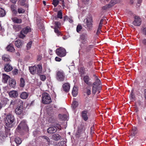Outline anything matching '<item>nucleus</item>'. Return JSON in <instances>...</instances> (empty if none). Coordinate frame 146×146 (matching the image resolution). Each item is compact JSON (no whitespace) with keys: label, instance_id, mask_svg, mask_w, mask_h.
Wrapping results in <instances>:
<instances>
[{"label":"nucleus","instance_id":"1","mask_svg":"<svg viewBox=\"0 0 146 146\" xmlns=\"http://www.w3.org/2000/svg\"><path fill=\"white\" fill-rule=\"evenodd\" d=\"M84 27L88 31L92 30L93 27V22L92 17L91 16L88 17L84 19Z\"/></svg>","mask_w":146,"mask_h":146},{"label":"nucleus","instance_id":"2","mask_svg":"<svg viewBox=\"0 0 146 146\" xmlns=\"http://www.w3.org/2000/svg\"><path fill=\"white\" fill-rule=\"evenodd\" d=\"M15 119L14 116L11 114L7 115L5 120L6 125L8 127H12L15 124Z\"/></svg>","mask_w":146,"mask_h":146},{"label":"nucleus","instance_id":"3","mask_svg":"<svg viewBox=\"0 0 146 146\" xmlns=\"http://www.w3.org/2000/svg\"><path fill=\"white\" fill-rule=\"evenodd\" d=\"M56 78L59 82H62L65 79V75L63 71L62 70H58L56 72Z\"/></svg>","mask_w":146,"mask_h":146},{"label":"nucleus","instance_id":"4","mask_svg":"<svg viewBox=\"0 0 146 146\" xmlns=\"http://www.w3.org/2000/svg\"><path fill=\"white\" fill-rule=\"evenodd\" d=\"M42 100V103L45 104H49L52 101L49 94L46 93H44L43 94Z\"/></svg>","mask_w":146,"mask_h":146},{"label":"nucleus","instance_id":"5","mask_svg":"<svg viewBox=\"0 0 146 146\" xmlns=\"http://www.w3.org/2000/svg\"><path fill=\"white\" fill-rule=\"evenodd\" d=\"M28 127L27 125L25 120L22 121L18 125L17 128V130L18 132H20L22 130H27Z\"/></svg>","mask_w":146,"mask_h":146},{"label":"nucleus","instance_id":"6","mask_svg":"<svg viewBox=\"0 0 146 146\" xmlns=\"http://www.w3.org/2000/svg\"><path fill=\"white\" fill-rule=\"evenodd\" d=\"M56 52L58 56L61 57L65 56L66 54V51L65 49L62 47H60L57 49Z\"/></svg>","mask_w":146,"mask_h":146},{"label":"nucleus","instance_id":"7","mask_svg":"<svg viewBox=\"0 0 146 146\" xmlns=\"http://www.w3.org/2000/svg\"><path fill=\"white\" fill-rule=\"evenodd\" d=\"M31 28L29 27H26L24 28L23 30L21 31L19 35V37L20 38H23L25 37V36L24 34H26L28 33L31 31Z\"/></svg>","mask_w":146,"mask_h":146},{"label":"nucleus","instance_id":"8","mask_svg":"<svg viewBox=\"0 0 146 146\" xmlns=\"http://www.w3.org/2000/svg\"><path fill=\"white\" fill-rule=\"evenodd\" d=\"M87 37L88 35L86 33H83L80 35L79 40L82 44H85L88 43Z\"/></svg>","mask_w":146,"mask_h":146},{"label":"nucleus","instance_id":"9","mask_svg":"<svg viewBox=\"0 0 146 146\" xmlns=\"http://www.w3.org/2000/svg\"><path fill=\"white\" fill-rule=\"evenodd\" d=\"M134 20L133 22V24L134 25L139 26L141 23V21L139 17L137 16H135L134 17Z\"/></svg>","mask_w":146,"mask_h":146},{"label":"nucleus","instance_id":"10","mask_svg":"<svg viewBox=\"0 0 146 146\" xmlns=\"http://www.w3.org/2000/svg\"><path fill=\"white\" fill-rule=\"evenodd\" d=\"M93 85L98 86V93L100 92V90L101 89V83L100 80L96 77L95 82L93 83Z\"/></svg>","mask_w":146,"mask_h":146},{"label":"nucleus","instance_id":"11","mask_svg":"<svg viewBox=\"0 0 146 146\" xmlns=\"http://www.w3.org/2000/svg\"><path fill=\"white\" fill-rule=\"evenodd\" d=\"M23 110V107L21 105H18L15 110V112L17 114L20 115L22 113Z\"/></svg>","mask_w":146,"mask_h":146},{"label":"nucleus","instance_id":"12","mask_svg":"<svg viewBox=\"0 0 146 146\" xmlns=\"http://www.w3.org/2000/svg\"><path fill=\"white\" fill-rule=\"evenodd\" d=\"M88 112V110H85L82 111L81 113L82 118L85 121H87L88 119V116L87 114Z\"/></svg>","mask_w":146,"mask_h":146},{"label":"nucleus","instance_id":"13","mask_svg":"<svg viewBox=\"0 0 146 146\" xmlns=\"http://www.w3.org/2000/svg\"><path fill=\"white\" fill-rule=\"evenodd\" d=\"M9 94L10 97L14 98L17 97L18 95L17 92L15 90H12L10 92Z\"/></svg>","mask_w":146,"mask_h":146},{"label":"nucleus","instance_id":"14","mask_svg":"<svg viewBox=\"0 0 146 146\" xmlns=\"http://www.w3.org/2000/svg\"><path fill=\"white\" fill-rule=\"evenodd\" d=\"M37 67L36 66H31L29 67V69L31 73L34 75L36 74V72Z\"/></svg>","mask_w":146,"mask_h":146},{"label":"nucleus","instance_id":"15","mask_svg":"<svg viewBox=\"0 0 146 146\" xmlns=\"http://www.w3.org/2000/svg\"><path fill=\"white\" fill-rule=\"evenodd\" d=\"M13 69L12 66L9 64H6L4 66V70L6 72H9Z\"/></svg>","mask_w":146,"mask_h":146},{"label":"nucleus","instance_id":"16","mask_svg":"<svg viewBox=\"0 0 146 146\" xmlns=\"http://www.w3.org/2000/svg\"><path fill=\"white\" fill-rule=\"evenodd\" d=\"M83 80L84 82L88 85L90 86L91 85V82L89 81L90 79L89 76L86 75L83 77Z\"/></svg>","mask_w":146,"mask_h":146},{"label":"nucleus","instance_id":"17","mask_svg":"<svg viewBox=\"0 0 146 146\" xmlns=\"http://www.w3.org/2000/svg\"><path fill=\"white\" fill-rule=\"evenodd\" d=\"M57 129L56 127H49L47 130V132L50 134L55 133Z\"/></svg>","mask_w":146,"mask_h":146},{"label":"nucleus","instance_id":"18","mask_svg":"<svg viewBox=\"0 0 146 146\" xmlns=\"http://www.w3.org/2000/svg\"><path fill=\"white\" fill-rule=\"evenodd\" d=\"M64 90L66 92L68 91L70 89V84L68 83H65L63 85Z\"/></svg>","mask_w":146,"mask_h":146},{"label":"nucleus","instance_id":"19","mask_svg":"<svg viewBox=\"0 0 146 146\" xmlns=\"http://www.w3.org/2000/svg\"><path fill=\"white\" fill-rule=\"evenodd\" d=\"M37 67L36 72L37 74L39 75L40 74L42 71V67L41 64H38L36 66Z\"/></svg>","mask_w":146,"mask_h":146},{"label":"nucleus","instance_id":"20","mask_svg":"<svg viewBox=\"0 0 146 146\" xmlns=\"http://www.w3.org/2000/svg\"><path fill=\"white\" fill-rule=\"evenodd\" d=\"M15 45L18 48L21 47L23 45V42L19 40H18L15 42Z\"/></svg>","mask_w":146,"mask_h":146},{"label":"nucleus","instance_id":"21","mask_svg":"<svg viewBox=\"0 0 146 146\" xmlns=\"http://www.w3.org/2000/svg\"><path fill=\"white\" fill-rule=\"evenodd\" d=\"M2 58L3 60L5 62H9L11 61L9 56L8 55L4 54Z\"/></svg>","mask_w":146,"mask_h":146},{"label":"nucleus","instance_id":"22","mask_svg":"<svg viewBox=\"0 0 146 146\" xmlns=\"http://www.w3.org/2000/svg\"><path fill=\"white\" fill-rule=\"evenodd\" d=\"M9 83L10 86L12 88L14 87L16 84L15 81L13 79H10L9 80Z\"/></svg>","mask_w":146,"mask_h":146},{"label":"nucleus","instance_id":"23","mask_svg":"<svg viewBox=\"0 0 146 146\" xmlns=\"http://www.w3.org/2000/svg\"><path fill=\"white\" fill-rule=\"evenodd\" d=\"M9 76L5 74H2V82L4 83H7L8 79L9 78Z\"/></svg>","mask_w":146,"mask_h":146},{"label":"nucleus","instance_id":"24","mask_svg":"<svg viewBox=\"0 0 146 146\" xmlns=\"http://www.w3.org/2000/svg\"><path fill=\"white\" fill-rule=\"evenodd\" d=\"M7 99L4 98L1 100L0 102V109H1L3 107L5 106L7 104Z\"/></svg>","mask_w":146,"mask_h":146},{"label":"nucleus","instance_id":"25","mask_svg":"<svg viewBox=\"0 0 146 146\" xmlns=\"http://www.w3.org/2000/svg\"><path fill=\"white\" fill-rule=\"evenodd\" d=\"M28 95V94L27 93L24 92L21 94L20 97L23 99H26L27 98Z\"/></svg>","mask_w":146,"mask_h":146},{"label":"nucleus","instance_id":"26","mask_svg":"<svg viewBox=\"0 0 146 146\" xmlns=\"http://www.w3.org/2000/svg\"><path fill=\"white\" fill-rule=\"evenodd\" d=\"M6 49L7 51L10 52H13L15 50V49L13 46L11 44L7 46Z\"/></svg>","mask_w":146,"mask_h":146},{"label":"nucleus","instance_id":"27","mask_svg":"<svg viewBox=\"0 0 146 146\" xmlns=\"http://www.w3.org/2000/svg\"><path fill=\"white\" fill-rule=\"evenodd\" d=\"M60 136L58 134H54L52 136V139L55 141H58L60 139Z\"/></svg>","mask_w":146,"mask_h":146},{"label":"nucleus","instance_id":"28","mask_svg":"<svg viewBox=\"0 0 146 146\" xmlns=\"http://www.w3.org/2000/svg\"><path fill=\"white\" fill-rule=\"evenodd\" d=\"M12 20L15 23H20L22 22V20L21 19L16 17L12 18Z\"/></svg>","mask_w":146,"mask_h":146},{"label":"nucleus","instance_id":"29","mask_svg":"<svg viewBox=\"0 0 146 146\" xmlns=\"http://www.w3.org/2000/svg\"><path fill=\"white\" fill-rule=\"evenodd\" d=\"M78 89L76 87L74 86L73 89L72 94L73 96L76 97L78 94Z\"/></svg>","mask_w":146,"mask_h":146},{"label":"nucleus","instance_id":"30","mask_svg":"<svg viewBox=\"0 0 146 146\" xmlns=\"http://www.w3.org/2000/svg\"><path fill=\"white\" fill-rule=\"evenodd\" d=\"M6 14L5 11L3 9L0 8V17H3Z\"/></svg>","mask_w":146,"mask_h":146},{"label":"nucleus","instance_id":"31","mask_svg":"<svg viewBox=\"0 0 146 146\" xmlns=\"http://www.w3.org/2000/svg\"><path fill=\"white\" fill-rule=\"evenodd\" d=\"M98 92V86L94 85L92 87V93L93 94H95L97 91ZM98 94H99L98 93Z\"/></svg>","mask_w":146,"mask_h":146},{"label":"nucleus","instance_id":"32","mask_svg":"<svg viewBox=\"0 0 146 146\" xmlns=\"http://www.w3.org/2000/svg\"><path fill=\"white\" fill-rule=\"evenodd\" d=\"M20 86L21 87L23 88L25 86V80L23 78H21L20 79Z\"/></svg>","mask_w":146,"mask_h":146},{"label":"nucleus","instance_id":"33","mask_svg":"<svg viewBox=\"0 0 146 146\" xmlns=\"http://www.w3.org/2000/svg\"><path fill=\"white\" fill-rule=\"evenodd\" d=\"M78 102L75 101H74L72 102V108L74 109H75L78 106Z\"/></svg>","mask_w":146,"mask_h":146},{"label":"nucleus","instance_id":"34","mask_svg":"<svg viewBox=\"0 0 146 146\" xmlns=\"http://www.w3.org/2000/svg\"><path fill=\"white\" fill-rule=\"evenodd\" d=\"M118 0H111L109 4L111 7L113 6L114 4L118 3Z\"/></svg>","mask_w":146,"mask_h":146},{"label":"nucleus","instance_id":"35","mask_svg":"<svg viewBox=\"0 0 146 146\" xmlns=\"http://www.w3.org/2000/svg\"><path fill=\"white\" fill-rule=\"evenodd\" d=\"M39 29L41 31H43L44 29V25L42 23L38 24V25Z\"/></svg>","mask_w":146,"mask_h":146},{"label":"nucleus","instance_id":"36","mask_svg":"<svg viewBox=\"0 0 146 146\" xmlns=\"http://www.w3.org/2000/svg\"><path fill=\"white\" fill-rule=\"evenodd\" d=\"M15 143L18 145L21 144L22 142L21 139L18 137H17L15 138Z\"/></svg>","mask_w":146,"mask_h":146},{"label":"nucleus","instance_id":"37","mask_svg":"<svg viewBox=\"0 0 146 146\" xmlns=\"http://www.w3.org/2000/svg\"><path fill=\"white\" fill-rule=\"evenodd\" d=\"M57 16L58 18H59L60 19H62V13L61 10H60L58 11Z\"/></svg>","mask_w":146,"mask_h":146},{"label":"nucleus","instance_id":"38","mask_svg":"<svg viewBox=\"0 0 146 146\" xmlns=\"http://www.w3.org/2000/svg\"><path fill=\"white\" fill-rule=\"evenodd\" d=\"M93 47V45H88L86 48H85V51L86 52H89Z\"/></svg>","mask_w":146,"mask_h":146},{"label":"nucleus","instance_id":"39","mask_svg":"<svg viewBox=\"0 0 146 146\" xmlns=\"http://www.w3.org/2000/svg\"><path fill=\"white\" fill-rule=\"evenodd\" d=\"M59 28H54V31L55 33H56L58 36H59L61 35V33L59 31L58 29Z\"/></svg>","mask_w":146,"mask_h":146},{"label":"nucleus","instance_id":"40","mask_svg":"<svg viewBox=\"0 0 146 146\" xmlns=\"http://www.w3.org/2000/svg\"><path fill=\"white\" fill-rule=\"evenodd\" d=\"M59 2V0H53L52 4L54 7H56L58 4Z\"/></svg>","mask_w":146,"mask_h":146},{"label":"nucleus","instance_id":"41","mask_svg":"<svg viewBox=\"0 0 146 146\" xmlns=\"http://www.w3.org/2000/svg\"><path fill=\"white\" fill-rule=\"evenodd\" d=\"M82 29V27L81 25L80 24H78L77 25L76 28V31L77 32L79 33V32L81 31Z\"/></svg>","mask_w":146,"mask_h":146},{"label":"nucleus","instance_id":"42","mask_svg":"<svg viewBox=\"0 0 146 146\" xmlns=\"http://www.w3.org/2000/svg\"><path fill=\"white\" fill-rule=\"evenodd\" d=\"M40 79L42 81H44L46 79V76L44 75H39Z\"/></svg>","mask_w":146,"mask_h":146},{"label":"nucleus","instance_id":"43","mask_svg":"<svg viewBox=\"0 0 146 146\" xmlns=\"http://www.w3.org/2000/svg\"><path fill=\"white\" fill-rule=\"evenodd\" d=\"M13 27L16 30V31H18L20 29L21 27L19 25H14Z\"/></svg>","mask_w":146,"mask_h":146},{"label":"nucleus","instance_id":"44","mask_svg":"<svg viewBox=\"0 0 146 146\" xmlns=\"http://www.w3.org/2000/svg\"><path fill=\"white\" fill-rule=\"evenodd\" d=\"M55 121V119L54 117H51L48 119V122L50 123H53Z\"/></svg>","mask_w":146,"mask_h":146},{"label":"nucleus","instance_id":"45","mask_svg":"<svg viewBox=\"0 0 146 146\" xmlns=\"http://www.w3.org/2000/svg\"><path fill=\"white\" fill-rule=\"evenodd\" d=\"M32 43V42L31 41L27 44V49L29 50L31 48Z\"/></svg>","mask_w":146,"mask_h":146},{"label":"nucleus","instance_id":"46","mask_svg":"<svg viewBox=\"0 0 146 146\" xmlns=\"http://www.w3.org/2000/svg\"><path fill=\"white\" fill-rule=\"evenodd\" d=\"M60 23L59 22H56L55 23L54 28H59Z\"/></svg>","mask_w":146,"mask_h":146},{"label":"nucleus","instance_id":"47","mask_svg":"<svg viewBox=\"0 0 146 146\" xmlns=\"http://www.w3.org/2000/svg\"><path fill=\"white\" fill-rule=\"evenodd\" d=\"M18 13L19 14L23 13L25 12V10L24 9L21 8H19L18 9Z\"/></svg>","mask_w":146,"mask_h":146},{"label":"nucleus","instance_id":"48","mask_svg":"<svg viewBox=\"0 0 146 146\" xmlns=\"http://www.w3.org/2000/svg\"><path fill=\"white\" fill-rule=\"evenodd\" d=\"M111 7L110 5L109 4L108 5H106L105 6L103 7H102V9L103 10H105L107 9V8H110Z\"/></svg>","mask_w":146,"mask_h":146},{"label":"nucleus","instance_id":"49","mask_svg":"<svg viewBox=\"0 0 146 146\" xmlns=\"http://www.w3.org/2000/svg\"><path fill=\"white\" fill-rule=\"evenodd\" d=\"M102 25H99L98 27V30L97 32V34H98L100 33V31H101V29Z\"/></svg>","mask_w":146,"mask_h":146},{"label":"nucleus","instance_id":"50","mask_svg":"<svg viewBox=\"0 0 146 146\" xmlns=\"http://www.w3.org/2000/svg\"><path fill=\"white\" fill-rule=\"evenodd\" d=\"M132 132L134 135L135 134L137 133V128L134 127L132 128Z\"/></svg>","mask_w":146,"mask_h":146},{"label":"nucleus","instance_id":"51","mask_svg":"<svg viewBox=\"0 0 146 146\" xmlns=\"http://www.w3.org/2000/svg\"><path fill=\"white\" fill-rule=\"evenodd\" d=\"M85 71V68L84 67H82L80 68V72L82 74H84Z\"/></svg>","mask_w":146,"mask_h":146},{"label":"nucleus","instance_id":"52","mask_svg":"<svg viewBox=\"0 0 146 146\" xmlns=\"http://www.w3.org/2000/svg\"><path fill=\"white\" fill-rule=\"evenodd\" d=\"M54 127H56L57 129L61 130V128L60 125V124H56L55 125V126H54Z\"/></svg>","mask_w":146,"mask_h":146},{"label":"nucleus","instance_id":"53","mask_svg":"<svg viewBox=\"0 0 146 146\" xmlns=\"http://www.w3.org/2000/svg\"><path fill=\"white\" fill-rule=\"evenodd\" d=\"M26 1L25 0H21L20 2V5L22 6L24 5L25 4V2Z\"/></svg>","mask_w":146,"mask_h":146},{"label":"nucleus","instance_id":"54","mask_svg":"<svg viewBox=\"0 0 146 146\" xmlns=\"http://www.w3.org/2000/svg\"><path fill=\"white\" fill-rule=\"evenodd\" d=\"M18 70L15 69L13 71V74L14 75H17L18 74Z\"/></svg>","mask_w":146,"mask_h":146},{"label":"nucleus","instance_id":"55","mask_svg":"<svg viewBox=\"0 0 146 146\" xmlns=\"http://www.w3.org/2000/svg\"><path fill=\"white\" fill-rule=\"evenodd\" d=\"M85 92L88 95H90L91 94V90L89 89H87Z\"/></svg>","mask_w":146,"mask_h":146},{"label":"nucleus","instance_id":"56","mask_svg":"<svg viewBox=\"0 0 146 146\" xmlns=\"http://www.w3.org/2000/svg\"><path fill=\"white\" fill-rule=\"evenodd\" d=\"M42 58V56L40 55H38L37 56V60L38 61H40Z\"/></svg>","mask_w":146,"mask_h":146},{"label":"nucleus","instance_id":"57","mask_svg":"<svg viewBox=\"0 0 146 146\" xmlns=\"http://www.w3.org/2000/svg\"><path fill=\"white\" fill-rule=\"evenodd\" d=\"M43 137L44 138V139H45V140H46L47 142H48V143L49 142L50 139L48 137L46 136H44Z\"/></svg>","mask_w":146,"mask_h":146},{"label":"nucleus","instance_id":"58","mask_svg":"<svg viewBox=\"0 0 146 146\" xmlns=\"http://www.w3.org/2000/svg\"><path fill=\"white\" fill-rule=\"evenodd\" d=\"M55 60L56 61L60 62V61H61V59L60 58L57 56V57H56V58H55Z\"/></svg>","mask_w":146,"mask_h":146},{"label":"nucleus","instance_id":"59","mask_svg":"<svg viewBox=\"0 0 146 146\" xmlns=\"http://www.w3.org/2000/svg\"><path fill=\"white\" fill-rule=\"evenodd\" d=\"M94 126H92L91 128V133H93L94 132Z\"/></svg>","mask_w":146,"mask_h":146},{"label":"nucleus","instance_id":"60","mask_svg":"<svg viewBox=\"0 0 146 146\" xmlns=\"http://www.w3.org/2000/svg\"><path fill=\"white\" fill-rule=\"evenodd\" d=\"M143 33L146 35V28H144L143 30Z\"/></svg>","mask_w":146,"mask_h":146},{"label":"nucleus","instance_id":"61","mask_svg":"<svg viewBox=\"0 0 146 146\" xmlns=\"http://www.w3.org/2000/svg\"><path fill=\"white\" fill-rule=\"evenodd\" d=\"M144 97L145 99H146V89L144 90Z\"/></svg>","mask_w":146,"mask_h":146},{"label":"nucleus","instance_id":"62","mask_svg":"<svg viewBox=\"0 0 146 146\" xmlns=\"http://www.w3.org/2000/svg\"><path fill=\"white\" fill-rule=\"evenodd\" d=\"M103 21L104 20L103 19H101L100 21L99 25H102Z\"/></svg>","mask_w":146,"mask_h":146},{"label":"nucleus","instance_id":"63","mask_svg":"<svg viewBox=\"0 0 146 146\" xmlns=\"http://www.w3.org/2000/svg\"><path fill=\"white\" fill-rule=\"evenodd\" d=\"M143 43L144 44H146V39H143L142 40Z\"/></svg>","mask_w":146,"mask_h":146},{"label":"nucleus","instance_id":"64","mask_svg":"<svg viewBox=\"0 0 146 146\" xmlns=\"http://www.w3.org/2000/svg\"><path fill=\"white\" fill-rule=\"evenodd\" d=\"M69 22L71 23H72L73 21V20L71 18H69Z\"/></svg>","mask_w":146,"mask_h":146}]
</instances>
